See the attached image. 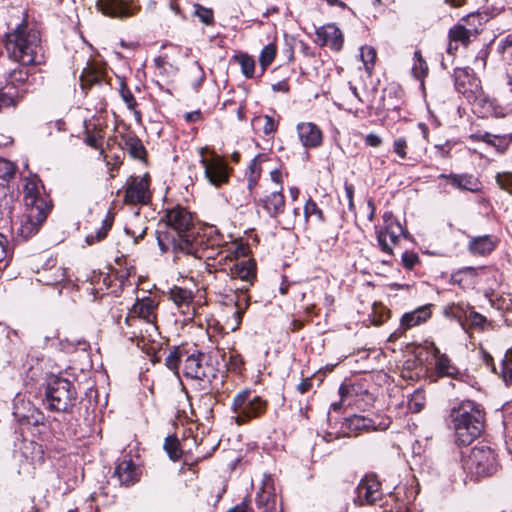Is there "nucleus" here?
<instances>
[{"mask_svg": "<svg viewBox=\"0 0 512 512\" xmlns=\"http://www.w3.org/2000/svg\"><path fill=\"white\" fill-rule=\"evenodd\" d=\"M164 230L157 231V242L162 253L171 251L174 259L181 255L203 257L200 254L193 215L186 208L176 206L166 211Z\"/></svg>", "mask_w": 512, "mask_h": 512, "instance_id": "f257e3e1", "label": "nucleus"}, {"mask_svg": "<svg viewBox=\"0 0 512 512\" xmlns=\"http://www.w3.org/2000/svg\"><path fill=\"white\" fill-rule=\"evenodd\" d=\"M3 45L9 59L22 66L40 65L44 61L40 34L25 21L5 34Z\"/></svg>", "mask_w": 512, "mask_h": 512, "instance_id": "f03ea898", "label": "nucleus"}, {"mask_svg": "<svg viewBox=\"0 0 512 512\" xmlns=\"http://www.w3.org/2000/svg\"><path fill=\"white\" fill-rule=\"evenodd\" d=\"M23 200L26 213L23 215L19 233L24 238L35 235L50 211V200L45 194L41 180L36 174L24 178Z\"/></svg>", "mask_w": 512, "mask_h": 512, "instance_id": "7ed1b4c3", "label": "nucleus"}, {"mask_svg": "<svg viewBox=\"0 0 512 512\" xmlns=\"http://www.w3.org/2000/svg\"><path fill=\"white\" fill-rule=\"evenodd\" d=\"M456 442L460 445H469L479 437L484 428V414L479 407L471 401L462 402L458 408L450 413Z\"/></svg>", "mask_w": 512, "mask_h": 512, "instance_id": "20e7f679", "label": "nucleus"}, {"mask_svg": "<svg viewBox=\"0 0 512 512\" xmlns=\"http://www.w3.org/2000/svg\"><path fill=\"white\" fill-rule=\"evenodd\" d=\"M76 389L66 378L52 375L45 387L44 405L54 412H68L75 405Z\"/></svg>", "mask_w": 512, "mask_h": 512, "instance_id": "39448f33", "label": "nucleus"}, {"mask_svg": "<svg viewBox=\"0 0 512 512\" xmlns=\"http://www.w3.org/2000/svg\"><path fill=\"white\" fill-rule=\"evenodd\" d=\"M268 407L267 400L258 395H253L248 388L239 391L231 404L232 419L238 426L247 424L253 419L262 417Z\"/></svg>", "mask_w": 512, "mask_h": 512, "instance_id": "423d86ee", "label": "nucleus"}, {"mask_svg": "<svg viewBox=\"0 0 512 512\" xmlns=\"http://www.w3.org/2000/svg\"><path fill=\"white\" fill-rule=\"evenodd\" d=\"M483 26V17L479 13H471L461 18L448 31L449 43L447 53L454 55L459 45L467 47L480 34Z\"/></svg>", "mask_w": 512, "mask_h": 512, "instance_id": "0eeeda50", "label": "nucleus"}, {"mask_svg": "<svg viewBox=\"0 0 512 512\" xmlns=\"http://www.w3.org/2000/svg\"><path fill=\"white\" fill-rule=\"evenodd\" d=\"M464 467L476 477L490 476L497 470L496 455L490 447L477 445L465 459Z\"/></svg>", "mask_w": 512, "mask_h": 512, "instance_id": "6e6552de", "label": "nucleus"}, {"mask_svg": "<svg viewBox=\"0 0 512 512\" xmlns=\"http://www.w3.org/2000/svg\"><path fill=\"white\" fill-rule=\"evenodd\" d=\"M182 373L186 378L210 382L215 378L217 369L212 364L211 357L203 352L195 351L183 355Z\"/></svg>", "mask_w": 512, "mask_h": 512, "instance_id": "1a4fd4ad", "label": "nucleus"}, {"mask_svg": "<svg viewBox=\"0 0 512 512\" xmlns=\"http://www.w3.org/2000/svg\"><path fill=\"white\" fill-rule=\"evenodd\" d=\"M383 226L376 227L377 242L381 250L392 255V245H395L401 236L406 237V231L391 212L383 214Z\"/></svg>", "mask_w": 512, "mask_h": 512, "instance_id": "9d476101", "label": "nucleus"}, {"mask_svg": "<svg viewBox=\"0 0 512 512\" xmlns=\"http://www.w3.org/2000/svg\"><path fill=\"white\" fill-rule=\"evenodd\" d=\"M208 151L207 147L200 149V164L204 168V175L207 181L215 187H220L229 180V168L222 157L215 153H211L210 157H206L205 155Z\"/></svg>", "mask_w": 512, "mask_h": 512, "instance_id": "9b49d317", "label": "nucleus"}, {"mask_svg": "<svg viewBox=\"0 0 512 512\" xmlns=\"http://www.w3.org/2000/svg\"><path fill=\"white\" fill-rule=\"evenodd\" d=\"M454 84L457 92L462 94L468 102L476 99L482 89L480 80L475 76L473 70L468 67L454 70Z\"/></svg>", "mask_w": 512, "mask_h": 512, "instance_id": "f8f14e48", "label": "nucleus"}, {"mask_svg": "<svg viewBox=\"0 0 512 512\" xmlns=\"http://www.w3.org/2000/svg\"><path fill=\"white\" fill-rule=\"evenodd\" d=\"M157 306L158 304L151 297L138 299L125 317L124 324L126 326H140L141 322L146 320L156 321Z\"/></svg>", "mask_w": 512, "mask_h": 512, "instance_id": "ddd939ff", "label": "nucleus"}, {"mask_svg": "<svg viewBox=\"0 0 512 512\" xmlns=\"http://www.w3.org/2000/svg\"><path fill=\"white\" fill-rule=\"evenodd\" d=\"M124 334L136 345L146 350L150 343H154L159 335L156 321L146 320L140 326H121Z\"/></svg>", "mask_w": 512, "mask_h": 512, "instance_id": "4468645a", "label": "nucleus"}, {"mask_svg": "<svg viewBox=\"0 0 512 512\" xmlns=\"http://www.w3.org/2000/svg\"><path fill=\"white\" fill-rule=\"evenodd\" d=\"M431 315V305L420 306L413 311L404 313L400 319L399 327L391 333L389 340L396 341L402 337L407 330L425 323L430 319Z\"/></svg>", "mask_w": 512, "mask_h": 512, "instance_id": "2eb2a0df", "label": "nucleus"}, {"mask_svg": "<svg viewBox=\"0 0 512 512\" xmlns=\"http://www.w3.org/2000/svg\"><path fill=\"white\" fill-rule=\"evenodd\" d=\"M354 502L360 506L374 504L382 498L381 484L374 475L365 476L356 488Z\"/></svg>", "mask_w": 512, "mask_h": 512, "instance_id": "dca6fc26", "label": "nucleus"}, {"mask_svg": "<svg viewBox=\"0 0 512 512\" xmlns=\"http://www.w3.org/2000/svg\"><path fill=\"white\" fill-rule=\"evenodd\" d=\"M125 203L146 204L150 200L149 180L147 176H131L126 182Z\"/></svg>", "mask_w": 512, "mask_h": 512, "instance_id": "f3484780", "label": "nucleus"}, {"mask_svg": "<svg viewBox=\"0 0 512 512\" xmlns=\"http://www.w3.org/2000/svg\"><path fill=\"white\" fill-rule=\"evenodd\" d=\"M96 7L102 14L112 18L130 17L139 9L131 0H97Z\"/></svg>", "mask_w": 512, "mask_h": 512, "instance_id": "a211bd4d", "label": "nucleus"}, {"mask_svg": "<svg viewBox=\"0 0 512 512\" xmlns=\"http://www.w3.org/2000/svg\"><path fill=\"white\" fill-rule=\"evenodd\" d=\"M256 504L262 512H280L274 481L271 475H265L256 494Z\"/></svg>", "mask_w": 512, "mask_h": 512, "instance_id": "6ab92c4d", "label": "nucleus"}, {"mask_svg": "<svg viewBox=\"0 0 512 512\" xmlns=\"http://www.w3.org/2000/svg\"><path fill=\"white\" fill-rule=\"evenodd\" d=\"M14 456L21 462H27L33 466L41 464L44 460L42 446L33 440L22 439L16 444Z\"/></svg>", "mask_w": 512, "mask_h": 512, "instance_id": "aec40b11", "label": "nucleus"}, {"mask_svg": "<svg viewBox=\"0 0 512 512\" xmlns=\"http://www.w3.org/2000/svg\"><path fill=\"white\" fill-rule=\"evenodd\" d=\"M389 424V420H382L377 423L376 420L362 415H352L346 418L344 426L349 432L358 434L362 431L385 430Z\"/></svg>", "mask_w": 512, "mask_h": 512, "instance_id": "412c9836", "label": "nucleus"}, {"mask_svg": "<svg viewBox=\"0 0 512 512\" xmlns=\"http://www.w3.org/2000/svg\"><path fill=\"white\" fill-rule=\"evenodd\" d=\"M317 41L322 46H328L339 51L343 45V35L335 24H327L316 30Z\"/></svg>", "mask_w": 512, "mask_h": 512, "instance_id": "4be33fe9", "label": "nucleus"}, {"mask_svg": "<svg viewBox=\"0 0 512 512\" xmlns=\"http://www.w3.org/2000/svg\"><path fill=\"white\" fill-rule=\"evenodd\" d=\"M469 103L472 104L474 111L481 114L482 117H504L497 99L485 95L482 89L476 99H472Z\"/></svg>", "mask_w": 512, "mask_h": 512, "instance_id": "5701e85b", "label": "nucleus"}, {"mask_svg": "<svg viewBox=\"0 0 512 512\" xmlns=\"http://www.w3.org/2000/svg\"><path fill=\"white\" fill-rule=\"evenodd\" d=\"M298 138L306 148H316L322 143V132L319 127L311 122H303L297 125Z\"/></svg>", "mask_w": 512, "mask_h": 512, "instance_id": "b1692460", "label": "nucleus"}, {"mask_svg": "<svg viewBox=\"0 0 512 512\" xmlns=\"http://www.w3.org/2000/svg\"><path fill=\"white\" fill-rule=\"evenodd\" d=\"M248 286L242 285L240 288H237V291L234 292L233 296L229 299V302L233 303L235 306V311L233 312V326L231 329L235 331L239 328L242 317L249 306V296L247 295Z\"/></svg>", "mask_w": 512, "mask_h": 512, "instance_id": "393cba45", "label": "nucleus"}, {"mask_svg": "<svg viewBox=\"0 0 512 512\" xmlns=\"http://www.w3.org/2000/svg\"><path fill=\"white\" fill-rule=\"evenodd\" d=\"M230 275L233 279H240L244 285H251L255 277V263L251 259H237L230 267Z\"/></svg>", "mask_w": 512, "mask_h": 512, "instance_id": "a878e982", "label": "nucleus"}, {"mask_svg": "<svg viewBox=\"0 0 512 512\" xmlns=\"http://www.w3.org/2000/svg\"><path fill=\"white\" fill-rule=\"evenodd\" d=\"M114 474L120 483L126 486L133 485L140 479L139 471L131 459L121 460L117 464Z\"/></svg>", "mask_w": 512, "mask_h": 512, "instance_id": "bb28decb", "label": "nucleus"}, {"mask_svg": "<svg viewBox=\"0 0 512 512\" xmlns=\"http://www.w3.org/2000/svg\"><path fill=\"white\" fill-rule=\"evenodd\" d=\"M497 246V241L490 235L472 237L468 243V251L472 255L485 256L490 254Z\"/></svg>", "mask_w": 512, "mask_h": 512, "instance_id": "cd10ccee", "label": "nucleus"}, {"mask_svg": "<svg viewBox=\"0 0 512 512\" xmlns=\"http://www.w3.org/2000/svg\"><path fill=\"white\" fill-rule=\"evenodd\" d=\"M471 138L492 146L499 153H504L512 142V135H495L489 132L473 134Z\"/></svg>", "mask_w": 512, "mask_h": 512, "instance_id": "c85d7f7f", "label": "nucleus"}, {"mask_svg": "<svg viewBox=\"0 0 512 512\" xmlns=\"http://www.w3.org/2000/svg\"><path fill=\"white\" fill-rule=\"evenodd\" d=\"M121 147L129 153V155L137 160H144L146 149L142 141L134 134H126L121 136Z\"/></svg>", "mask_w": 512, "mask_h": 512, "instance_id": "c756f323", "label": "nucleus"}, {"mask_svg": "<svg viewBox=\"0 0 512 512\" xmlns=\"http://www.w3.org/2000/svg\"><path fill=\"white\" fill-rule=\"evenodd\" d=\"M440 178L446 179L454 188L462 190V191H477L478 190V183L476 179L467 174H441L439 176Z\"/></svg>", "mask_w": 512, "mask_h": 512, "instance_id": "7c9ffc66", "label": "nucleus"}, {"mask_svg": "<svg viewBox=\"0 0 512 512\" xmlns=\"http://www.w3.org/2000/svg\"><path fill=\"white\" fill-rule=\"evenodd\" d=\"M29 79V72L27 69L19 68L14 69L11 72H9L7 79H6V85L4 86V89L14 90L21 92L22 90H25V93L27 92V83Z\"/></svg>", "mask_w": 512, "mask_h": 512, "instance_id": "2f4dec72", "label": "nucleus"}, {"mask_svg": "<svg viewBox=\"0 0 512 512\" xmlns=\"http://www.w3.org/2000/svg\"><path fill=\"white\" fill-rule=\"evenodd\" d=\"M262 203L271 217H277L285 208V199L281 191L271 192L262 200Z\"/></svg>", "mask_w": 512, "mask_h": 512, "instance_id": "473e14b6", "label": "nucleus"}, {"mask_svg": "<svg viewBox=\"0 0 512 512\" xmlns=\"http://www.w3.org/2000/svg\"><path fill=\"white\" fill-rule=\"evenodd\" d=\"M340 107L350 113H357L360 105L365 103L364 98L358 92V89L349 83L348 94L343 95Z\"/></svg>", "mask_w": 512, "mask_h": 512, "instance_id": "72a5a7b5", "label": "nucleus"}, {"mask_svg": "<svg viewBox=\"0 0 512 512\" xmlns=\"http://www.w3.org/2000/svg\"><path fill=\"white\" fill-rule=\"evenodd\" d=\"M66 277V268L53 264L49 269L43 271L39 281L46 285H57L64 282Z\"/></svg>", "mask_w": 512, "mask_h": 512, "instance_id": "f704fd0d", "label": "nucleus"}, {"mask_svg": "<svg viewBox=\"0 0 512 512\" xmlns=\"http://www.w3.org/2000/svg\"><path fill=\"white\" fill-rule=\"evenodd\" d=\"M251 124L254 130L262 132L266 136L275 133L278 127V122L269 115L255 116L252 119Z\"/></svg>", "mask_w": 512, "mask_h": 512, "instance_id": "c9c22d12", "label": "nucleus"}, {"mask_svg": "<svg viewBox=\"0 0 512 512\" xmlns=\"http://www.w3.org/2000/svg\"><path fill=\"white\" fill-rule=\"evenodd\" d=\"M435 370L437 375L440 377L458 378L460 375V371L451 362L447 355L439 356V358L435 361Z\"/></svg>", "mask_w": 512, "mask_h": 512, "instance_id": "e433bc0d", "label": "nucleus"}, {"mask_svg": "<svg viewBox=\"0 0 512 512\" xmlns=\"http://www.w3.org/2000/svg\"><path fill=\"white\" fill-rule=\"evenodd\" d=\"M263 159H264V155L259 154L251 161V163L248 166V169L246 171V177H247V186L250 191H252L258 183V180L261 175L260 163Z\"/></svg>", "mask_w": 512, "mask_h": 512, "instance_id": "4c0bfd02", "label": "nucleus"}, {"mask_svg": "<svg viewBox=\"0 0 512 512\" xmlns=\"http://www.w3.org/2000/svg\"><path fill=\"white\" fill-rule=\"evenodd\" d=\"M147 227L144 225V222L139 218L138 214H134L132 219L126 224L125 232L127 235L134 238L135 242H138L139 239H142L146 234Z\"/></svg>", "mask_w": 512, "mask_h": 512, "instance_id": "58836bf2", "label": "nucleus"}, {"mask_svg": "<svg viewBox=\"0 0 512 512\" xmlns=\"http://www.w3.org/2000/svg\"><path fill=\"white\" fill-rule=\"evenodd\" d=\"M113 221V215L110 212H108L106 217L102 221V226L96 232L86 236V243L88 245H92L95 244L96 242L103 240L107 236L108 231L111 229Z\"/></svg>", "mask_w": 512, "mask_h": 512, "instance_id": "ea45409f", "label": "nucleus"}, {"mask_svg": "<svg viewBox=\"0 0 512 512\" xmlns=\"http://www.w3.org/2000/svg\"><path fill=\"white\" fill-rule=\"evenodd\" d=\"M496 99L504 117L512 113V77L509 76L506 87Z\"/></svg>", "mask_w": 512, "mask_h": 512, "instance_id": "a19ab883", "label": "nucleus"}, {"mask_svg": "<svg viewBox=\"0 0 512 512\" xmlns=\"http://www.w3.org/2000/svg\"><path fill=\"white\" fill-rule=\"evenodd\" d=\"M25 90L12 91L9 89H4V87L0 90V112L3 108L13 107L17 104V102L24 96Z\"/></svg>", "mask_w": 512, "mask_h": 512, "instance_id": "79ce46f5", "label": "nucleus"}, {"mask_svg": "<svg viewBox=\"0 0 512 512\" xmlns=\"http://www.w3.org/2000/svg\"><path fill=\"white\" fill-rule=\"evenodd\" d=\"M169 299L172 300L177 306L188 305L193 295L190 290L174 286L169 291Z\"/></svg>", "mask_w": 512, "mask_h": 512, "instance_id": "37998d69", "label": "nucleus"}, {"mask_svg": "<svg viewBox=\"0 0 512 512\" xmlns=\"http://www.w3.org/2000/svg\"><path fill=\"white\" fill-rule=\"evenodd\" d=\"M234 60L240 65L241 72L246 78H253L255 73V60L247 53L234 56Z\"/></svg>", "mask_w": 512, "mask_h": 512, "instance_id": "c03bdc74", "label": "nucleus"}, {"mask_svg": "<svg viewBox=\"0 0 512 512\" xmlns=\"http://www.w3.org/2000/svg\"><path fill=\"white\" fill-rule=\"evenodd\" d=\"M276 53V45L273 43L267 44L263 47L259 56V63L262 69V73H264L267 67L272 64L276 57Z\"/></svg>", "mask_w": 512, "mask_h": 512, "instance_id": "a18cd8bd", "label": "nucleus"}, {"mask_svg": "<svg viewBox=\"0 0 512 512\" xmlns=\"http://www.w3.org/2000/svg\"><path fill=\"white\" fill-rule=\"evenodd\" d=\"M186 352L175 349L171 351L165 358V365L168 369L179 375V368L183 366V359Z\"/></svg>", "mask_w": 512, "mask_h": 512, "instance_id": "49530a36", "label": "nucleus"}, {"mask_svg": "<svg viewBox=\"0 0 512 512\" xmlns=\"http://www.w3.org/2000/svg\"><path fill=\"white\" fill-rule=\"evenodd\" d=\"M412 73L415 78L423 79L428 73V65L423 59L422 54L419 50L414 52V63L412 66Z\"/></svg>", "mask_w": 512, "mask_h": 512, "instance_id": "de8ad7c7", "label": "nucleus"}, {"mask_svg": "<svg viewBox=\"0 0 512 512\" xmlns=\"http://www.w3.org/2000/svg\"><path fill=\"white\" fill-rule=\"evenodd\" d=\"M193 15L205 25L214 24V12L211 8H206L200 4H194Z\"/></svg>", "mask_w": 512, "mask_h": 512, "instance_id": "09e8293b", "label": "nucleus"}, {"mask_svg": "<svg viewBox=\"0 0 512 512\" xmlns=\"http://www.w3.org/2000/svg\"><path fill=\"white\" fill-rule=\"evenodd\" d=\"M120 95L124 103L127 105V108L132 110L135 113V115L140 117V113L136 110V99L124 82H121L120 85Z\"/></svg>", "mask_w": 512, "mask_h": 512, "instance_id": "8fccbe9b", "label": "nucleus"}, {"mask_svg": "<svg viewBox=\"0 0 512 512\" xmlns=\"http://www.w3.org/2000/svg\"><path fill=\"white\" fill-rule=\"evenodd\" d=\"M360 57L364 63L366 71L370 74L374 66L376 51L373 47L364 46L361 48Z\"/></svg>", "mask_w": 512, "mask_h": 512, "instance_id": "3c124183", "label": "nucleus"}, {"mask_svg": "<svg viewBox=\"0 0 512 512\" xmlns=\"http://www.w3.org/2000/svg\"><path fill=\"white\" fill-rule=\"evenodd\" d=\"M164 448L172 460L176 461L180 459L181 450L177 438L168 436L165 439Z\"/></svg>", "mask_w": 512, "mask_h": 512, "instance_id": "603ef678", "label": "nucleus"}, {"mask_svg": "<svg viewBox=\"0 0 512 512\" xmlns=\"http://www.w3.org/2000/svg\"><path fill=\"white\" fill-rule=\"evenodd\" d=\"M506 383L512 384V354H506L500 363V372Z\"/></svg>", "mask_w": 512, "mask_h": 512, "instance_id": "864d4df0", "label": "nucleus"}, {"mask_svg": "<svg viewBox=\"0 0 512 512\" xmlns=\"http://www.w3.org/2000/svg\"><path fill=\"white\" fill-rule=\"evenodd\" d=\"M16 172V166L13 162L7 159H0V179L10 181Z\"/></svg>", "mask_w": 512, "mask_h": 512, "instance_id": "5fc2aeb1", "label": "nucleus"}, {"mask_svg": "<svg viewBox=\"0 0 512 512\" xmlns=\"http://www.w3.org/2000/svg\"><path fill=\"white\" fill-rule=\"evenodd\" d=\"M495 179L501 189L512 195V172L497 173Z\"/></svg>", "mask_w": 512, "mask_h": 512, "instance_id": "6e6d98bb", "label": "nucleus"}, {"mask_svg": "<svg viewBox=\"0 0 512 512\" xmlns=\"http://www.w3.org/2000/svg\"><path fill=\"white\" fill-rule=\"evenodd\" d=\"M499 50L503 55V58L512 64V34L508 35L503 43L499 46Z\"/></svg>", "mask_w": 512, "mask_h": 512, "instance_id": "4d7b16f0", "label": "nucleus"}, {"mask_svg": "<svg viewBox=\"0 0 512 512\" xmlns=\"http://www.w3.org/2000/svg\"><path fill=\"white\" fill-rule=\"evenodd\" d=\"M407 140L404 137H398L393 141V151L401 158H407Z\"/></svg>", "mask_w": 512, "mask_h": 512, "instance_id": "13d9d810", "label": "nucleus"}, {"mask_svg": "<svg viewBox=\"0 0 512 512\" xmlns=\"http://www.w3.org/2000/svg\"><path fill=\"white\" fill-rule=\"evenodd\" d=\"M304 214L306 218L313 215H315L318 219H322L323 217L322 211L318 208L317 204L311 199H309L304 206Z\"/></svg>", "mask_w": 512, "mask_h": 512, "instance_id": "bf43d9fd", "label": "nucleus"}, {"mask_svg": "<svg viewBox=\"0 0 512 512\" xmlns=\"http://www.w3.org/2000/svg\"><path fill=\"white\" fill-rule=\"evenodd\" d=\"M419 262V256L414 252L406 251L402 254V264L407 269H412Z\"/></svg>", "mask_w": 512, "mask_h": 512, "instance_id": "052dcab7", "label": "nucleus"}, {"mask_svg": "<svg viewBox=\"0 0 512 512\" xmlns=\"http://www.w3.org/2000/svg\"><path fill=\"white\" fill-rule=\"evenodd\" d=\"M11 253L7 237L0 233V263L6 261L11 256Z\"/></svg>", "mask_w": 512, "mask_h": 512, "instance_id": "680f3d73", "label": "nucleus"}, {"mask_svg": "<svg viewBox=\"0 0 512 512\" xmlns=\"http://www.w3.org/2000/svg\"><path fill=\"white\" fill-rule=\"evenodd\" d=\"M503 425L506 430H512V404H506L503 408Z\"/></svg>", "mask_w": 512, "mask_h": 512, "instance_id": "e2e57ef3", "label": "nucleus"}, {"mask_svg": "<svg viewBox=\"0 0 512 512\" xmlns=\"http://www.w3.org/2000/svg\"><path fill=\"white\" fill-rule=\"evenodd\" d=\"M244 362H243V359L241 357V355L239 354H232L230 356V360H229V368L234 371V372H240L241 369H242V366H243Z\"/></svg>", "mask_w": 512, "mask_h": 512, "instance_id": "0e129e2a", "label": "nucleus"}, {"mask_svg": "<svg viewBox=\"0 0 512 512\" xmlns=\"http://www.w3.org/2000/svg\"><path fill=\"white\" fill-rule=\"evenodd\" d=\"M102 136L100 134H88L85 138V143L94 148H101Z\"/></svg>", "mask_w": 512, "mask_h": 512, "instance_id": "69168bd1", "label": "nucleus"}, {"mask_svg": "<svg viewBox=\"0 0 512 512\" xmlns=\"http://www.w3.org/2000/svg\"><path fill=\"white\" fill-rule=\"evenodd\" d=\"M21 416L35 425L43 422V415L37 409H33L30 415L23 414Z\"/></svg>", "mask_w": 512, "mask_h": 512, "instance_id": "338daca9", "label": "nucleus"}, {"mask_svg": "<svg viewBox=\"0 0 512 512\" xmlns=\"http://www.w3.org/2000/svg\"><path fill=\"white\" fill-rule=\"evenodd\" d=\"M365 143H366V145L371 146V147H379L382 144V139L380 136H378L374 133H370V134L366 135Z\"/></svg>", "mask_w": 512, "mask_h": 512, "instance_id": "774afa93", "label": "nucleus"}]
</instances>
